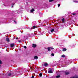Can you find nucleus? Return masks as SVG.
<instances>
[{"label":"nucleus","instance_id":"nucleus-1","mask_svg":"<svg viewBox=\"0 0 78 78\" xmlns=\"http://www.w3.org/2000/svg\"><path fill=\"white\" fill-rule=\"evenodd\" d=\"M53 69H51V68H49L48 69V73H53V71H52Z\"/></svg>","mask_w":78,"mask_h":78},{"label":"nucleus","instance_id":"nucleus-2","mask_svg":"<svg viewBox=\"0 0 78 78\" xmlns=\"http://www.w3.org/2000/svg\"><path fill=\"white\" fill-rule=\"evenodd\" d=\"M55 31V30L54 29H52L50 31H48V33L49 34H51L53 31Z\"/></svg>","mask_w":78,"mask_h":78},{"label":"nucleus","instance_id":"nucleus-3","mask_svg":"<svg viewBox=\"0 0 78 78\" xmlns=\"http://www.w3.org/2000/svg\"><path fill=\"white\" fill-rule=\"evenodd\" d=\"M20 71H17V72H16V75H18L19 74H20Z\"/></svg>","mask_w":78,"mask_h":78},{"label":"nucleus","instance_id":"nucleus-4","mask_svg":"<svg viewBox=\"0 0 78 78\" xmlns=\"http://www.w3.org/2000/svg\"><path fill=\"white\" fill-rule=\"evenodd\" d=\"M32 47L33 48H35V47H36V45L35 44H32Z\"/></svg>","mask_w":78,"mask_h":78},{"label":"nucleus","instance_id":"nucleus-5","mask_svg":"<svg viewBox=\"0 0 78 78\" xmlns=\"http://www.w3.org/2000/svg\"><path fill=\"white\" fill-rule=\"evenodd\" d=\"M8 76H12V74H11V73H9Z\"/></svg>","mask_w":78,"mask_h":78},{"label":"nucleus","instance_id":"nucleus-6","mask_svg":"<svg viewBox=\"0 0 78 78\" xmlns=\"http://www.w3.org/2000/svg\"><path fill=\"white\" fill-rule=\"evenodd\" d=\"M34 59H38V57L37 56H35L34 57Z\"/></svg>","mask_w":78,"mask_h":78},{"label":"nucleus","instance_id":"nucleus-7","mask_svg":"<svg viewBox=\"0 0 78 78\" xmlns=\"http://www.w3.org/2000/svg\"><path fill=\"white\" fill-rule=\"evenodd\" d=\"M6 41L7 42H9V39L8 38H6Z\"/></svg>","mask_w":78,"mask_h":78},{"label":"nucleus","instance_id":"nucleus-8","mask_svg":"<svg viewBox=\"0 0 78 78\" xmlns=\"http://www.w3.org/2000/svg\"><path fill=\"white\" fill-rule=\"evenodd\" d=\"M14 44L13 43L10 44V47H14Z\"/></svg>","mask_w":78,"mask_h":78},{"label":"nucleus","instance_id":"nucleus-9","mask_svg":"<svg viewBox=\"0 0 78 78\" xmlns=\"http://www.w3.org/2000/svg\"><path fill=\"white\" fill-rule=\"evenodd\" d=\"M33 11H34V9H32L30 11V12H33Z\"/></svg>","mask_w":78,"mask_h":78},{"label":"nucleus","instance_id":"nucleus-10","mask_svg":"<svg viewBox=\"0 0 78 78\" xmlns=\"http://www.w3.org/2000/svg\"><path fill=\"white\" fill-rule=\"evenodd\" d=\"M66 73V75H69L70 73L69 72H65Z\"/></svg>","mask_w":78,"mask_h":78},{"label":"nucleus","instance_id":"nucleus-11","mask_svg":"<svg viewBox=\"0 0 78 78\" xmlns=\"http://www.w3.org/2000/svg\"><path fill=\"white\" fill-rule=\"evenodd\" d=\"M67 50V49L66 48H64L63 49L62 51H66Z\"/></svg>","mask_w":78,"mask_h":78},{"label":"nucleus","instance_id":"nucleus-12","mask_svg":"<svg viewBox=\"0 0 78 78\" xmlns=\"http://www.w3.org/2000/svg\"><path fill=\"white\" fill-rule=\"evenodd\" d=\"M48 51H51V49L50 48V47L48 48Z\"/></svg>","mask_w":78,"mask_h":78},{"label":"nucleus","instance_id":"nucleus-13","mask_svg":"<svg viewBox=\"0 0 78 78\" xmlns=\"http://www.w3.org/2000/svg\"><path fill=\"white\" fill-rule=\"evenodd\" d=\"M44 66H48V64L47 63H44Z\"/></svg>","mask_w":78,"mask_h":78},{"label":"nucleus","instance_id":"nucleus-14","mask_svg":"<svg viewBox=\"0 0 78 78\" xmlns=\"http://www.w3.org/2000/svg\"><path fill=\"white\" fill-rule=\"evenodd\" d=\"M73 2H75V3H78V1H77L76 0H74L73 1Z\"/></svg>","mask_w":78,"mask_h":78},{"label":"nucleus","instance_id":"nucleus-15","mask_svg":"<svg viewBox=\"0 0 78 78\" xmlns=\"http://www.w3.org/2000/svg\"><path fill=\"white\" fill-rule=\"evenodd\" d=\"M39 75L41 77L42 76V73H40L39 74Z\"/></svg>","mask_w":78,"mask_h":78},{"label":"nucleus","instance_id":"nucleus-16","mask_svg":"<svg viewBox=\"0 0 78 78\" xmlns=\"http://www.w3.org/2000/svg\"><path fill=\"white\" fill-rule=\"evenodd\" d=\"M65 20V19L64 18H63L62 20V21L63 22H64V20Z\"/></svg>","mask_w":78,"mask_h":78},{"label":"nucleus","instance_id":"nucleus-17","mask_svg":"<svg viewBox=\"0 0 78 78\" xmlns=\"http://www.w3.org/2000/svg\"><path fill=\"white\" fill-rule=\"evenodd\" d=\"M33 28L35 29V28H37V27L36 26H34L33 27Z\"/></svg>","mask_w":78,"mask_h":78},{"label":"nucleus","instance_id":"nucleus-18","mask_svg":"<svg viewBox=\"0 0 78 78\" xmlns=\"http://www.w3.org/2000/svg\"><path fill=\"white\" fill-rule=\"evenodd\" d=\"M60 75H58L57 76H56V78H60Z\"/></svg>","mask_w":78,"mask_h":78},{"label":"nucleus","instance_id":"nucleus-19","mask_svg":"<svg viewBox=\"0 0 78 78\" xmlns=\"http://www.w3.org/2000/svg\"><path fill=\"white\" fill-rule=\"evenodd\" d=\"M43 15V14H42V13H41L40 14V16H42Z\"/></svg>","mask_w":78,"mask_h":78},{"label":"nucleus","instance_id":"nucleus-20","mask_svg":"<svg viewBox=\"0 0 78 78\" xmlns=\"http://www.w3.org/2000/svg\"><path fill=\"white\" fill-rule=\"evenodd\" d=\"M49 2H53V0H49Z\"/></svg>","mask_w":78,"mask_h":78},{"label":"nucleus","instance_id":"nucleus-21","mask_svg":"<svg viewBox=\"0 0 78 78\" xmlns=\"http://www.w3.org/2000/svg\"><path fill=\"white\" fill-rule=\"evenodd\" d=\"M62 58H64V57H65V55H62Z\"/></svg>","mask_w":78,"mask_h":78},{"label":"nucleus","instance_id":"nucleus-22","mask_svg":"<svg viewBox=\"0 0 78 78\" xmlns=\"http://www.w3.org/2000/svg\"><path fill=\"white\" fill-rule=\"evenodd\" d=\"M51 55L52 56H54V55H55V54H54L53 53H52L51 54Z\"/></svg>","mask_w":78,"mask_h":78},{"label":"nucleus","instance_id":"nucleus-23","mask_svg":"<svg viewBox=\"0 0 78 78\" xmlns=\"http://www.w3.org/2000/svg\"><path fill=\"white\" fill-rule=\"evenodd\" d=\"M76 77H73V76H72V77H70V78H76Z\"/></svg>","mask_w":78,"mask_h":78},{"label":"nucleus","instance_id":"nucleus-24","mask_svg":"<svg viewBox=\"0 0 78 78\" xmlns=\"http://www.w3.org/2000/svg\"><path fill=\"white\" fill-rule=\"evenodd\" d=\"M58 7H59L60 6V4H58Z\"/></svg>","mask_w":78,"mask_h":78},{"label":"nucleus","instance_id":"nucleus-25","mask_svg":"<svg viewBox=\"0 0 78 78\" xmlns=\"http://www.w3.org/2000/svg\"><path fill=\"white\" fill-rule=\"evenodd\" d=\"M23 47H24V48H27V46H24Z\"/></svg>","mask_w":78,"mask_h":78},{"label":"nucleus","instance_id":"nucleus-26","mask_svg":"<svg viewBox=\"0 0 78 78\" xmlns=\"http://www.w3.org/2000/svg\"><path fill=\"white\" fill-rule=\"evenodd\" d=\"M51 49H52V50H53L54 49V48H53L50 47Z\"/></svg>","mask_w":78,"mask_h":78},{"label":"nucleus","instance_id":"nucleus-27","mask_svg":"<svg viewBox=\"0 0 78 78\" xmlns=\"http://www.w3.org/2000/svg\"><path fill=\"white\" fill-rule=\"evenodd\" d=\"M34 76H32V78H34Z\"/></svg>","mask_w":78,"mask_h":78},{"label":"nucleus","instance_id":"nucleus-28","mask_svg":"<svg viewBox=\"0 0 78 78\" xmlns=\"http://www.w3.org/2000/svg\"><path fill=\"white\" fill-rule=\"evenodd\" d=\"M0 64H2V61L1 60H0Z\"/></svg>","mask_w":78,"mask_h":78},{"label":"nucleus","instance_id":"nucleus-29","mask_svg":"<svg viewBox=\"0 0 78 78\" xmlns=\"http://www.w3.org/2000/svg\"><path fill=\"white\" fill-rule=\"evenodd\" d=\"M73 15H75V13H73Z\"/></svg>","mask_w":78,"mask_h":78},{"label":"nucleus","instance_id":"nucleus-30","mask_svg":"<svg viewBox=\"0 0 78 78\" xmlns=\"http://www.w3.org/2000/svg\"><path fill=\"white\" fill-rule=\"evenodd\" d=\"M14 22H15V23H16V22L15 21H14Z\"/></svg>","mask_w":78,"mask_h":78},{"label":"nucleus","instance_id":"nucleus-31","mask_svg":"<svg viewBox=\"0 0 78 78\" xmlns=\"http://www.w3.org/2000/svg\"><path fill=\"white\" fill-rule=\"evenodd\" d=\"M16 39H18V37H16Z\"/></svg>","mask_w":78,"mask_h":78},{"label":"nucleus","instance_id":"nucleus-32","mask_svg":"<svg viewBox=\"0 0 78 78\" xmlns=\"http://www.w3.org/2000/svg\"><path fill=\"white\" fill-rule=\"evenodd\" d=\"M19 42H20L21 41H19Z\"/></svg>","mask_w":78,"mask_h":78},{"label":"nucleus","instance_id":"nucleus-33","mask_svg":"<svg viewBox=\"0 0 78 78\" xmlns=\"http://www.w3.org/2000/svg\"><path fill=\"white\" fill-rule=\"evenodd\" d=\"M12 5H14V4H12Z\"/></svg>","mask_w":78,"mask_h":78},{"label":"nucleus","instance_id":"nucleus-34","mask_svg":"<svg viewBox=\"0 0 78 78\" xmlns=\"http://www.w3.org/2000/svg\"><path fill=\"white\" fill-rule=\"evenodd\" d=\"M12 8H13V5L12 6Z\"/></svg>","mask_w":78,"mask_h":78},{"label":"nucleus","instance_id":"nucleus-35","mask_svg":"<svg viewBox=\"0 0 78 78\" xmlns=\"http://www.w3.org/2000/svg\"><path fill=\"white\" fill-rule=\"evenodd\" d=\"M26 20H27V19H26Z\"/></svg>","mask_w":78,"mask_h":78}]
</instances>
